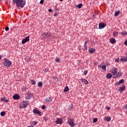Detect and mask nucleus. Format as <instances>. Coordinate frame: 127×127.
Listing matches in <instances>:
<instances>
[{
  "label": "nucleus",
  "mask_w": 127,
  "mask_h": 127,
  "mask_svg": "<svg viewBox=\"0 0 127 127\" xmlns=\"http://www.w3.org/2000/svg\"><path fill=\"white\" fill-rule=\"evenodd\" d=\"M32 125H34V126H35V125H36L37 124V122H36V121H34L33 122H32Z\"/></svg>",
  "instance_id": "obj_41"
},
{
  "label": "nucleus",
  "mask_w": 127,
  "mask_h": 127,
  "mask_svg": "<svg viewBox=\"0 0 127 127\" xmlns=\"http://www.w3.org/2000/svg\"><path fill=\"white\" fill-rule=\"evenodd\" d=\"M87 74H88V71L85 70L84 72V75H87Z\"/></svg>",
  "instance_id": "obj_44"
},
{
  "label": "nucleus",
  "mask_w": 127,
  "mask_h": 127,
  "mask_svg": "<svg viewBox=\"0 0 127 127\" xmlns=\"http://www.w3.org/2000/svg\"><path fill=\"white\" fill-rule=\"evenodd\" d=\"M46 36H47L46 33H43V34L42 35V37H43V38H46Z\"/></svg>",
  "instance_id": "obj_29"
},
{
  "label": "nucleus",
  "mask_w": 127,
  "mask_h": 127,
  "mask_svg": "<svg viewBox=\"0 0 127 127\" xmlns=\"http://www.w3.org/2000/svg\"><path fill=\"white\" fill-rule=\"evenodd\" d=\"M58 13H59L58 12L56 11V12L54 13V16L55 17L57 16V15H58Z\"/></svg>",
  "instance_id": "obj_39"
},
{
  "label": "nucleus",
  "mask_w": 127,
  "mask_h": 127,
  "mask_svg": "<svg viewBox=\"0 0 127 127\" xmlns=\"http://www.w3.org/2000/svg\"><path fill=\"white\" fill-rule=\"evenodd\" d=\"M115 62H117V63H118V62H119V59H115Z\"/></svg>",
  "instance_id": "obj_45"
},
{
  "label": "nucleus",
  "mask_w": 127,
  "mask_h": 127,
  "mask_svg": "<svg viewBox=\"0 0 127 127\" xmlns=\"http://www.w3.org/2000/svg\"><path fill=\"white\" fill-rule=\"evenodd\" d=\"M60 1H63L64 0H60Z\"/></svg>",
  "instance_id": "obj_53"
},
{
  "label": "nucleus",
  "mask_w": 127,
  "mask_h": 127,
  "mask_svg": "<svg viewBox=\"0 0 127 127\" xmlns=\"http://www.w3.org/2000/svg\"><path fill=\"white\" fill-rule=\"evenodd\" d=\"M51 35H52L51 34V33L50 32H48L47 33L46 38H49L51 37Z\"/></svg>",
  "instance_id": "obj_24"
},
{
  "label": "nucleus",
  "mask_w": 127,
  "mask_h": 127,
  "mask_svg": "<svg viewBox=\"0 0 127 127\" xmlns=\"http://www.w3.org/2000/svg\"><path fill=\"white\" fill-rule=\"evenodd\" d=\"M26 97H27V99H31V98L32 97V94L28 93L27 94Z\"/></svg>",
  "instance_id": "obj_16"
},
{
  "label": "nucleus",
  "mask_w": 127,
  "mask_h": 127,
  "mask_svg": "<svg viewBox=\"0 0 127 127\" xmlns=\"http://www.w3.org/2000/svg\"><path fill=\"white\" fill-rule=\"evenodd\" d=\"M127 32L125 31H123L122 32H121V35H123V36H124V35H127Z\"/></svg>",
  "instance_id": "obj_25"
},
{
  "label": "nucleus",
  "mask_w": 127,
  "mask_h": 127,
  "mask_svg": "<svg viewBox=\"0 0 127 127\" xmlns=\"http://www.w3.org/2000/svg\"><path fill=\"white\" fill-rule=\"evenodd\" d=\"M48 11H49V12H52V9H49Z\"/></svg>",
  "instance_id": "obj_46"
},
{
  "label": "nucleus",
  "mask_w": 127,
  "mask_h": 127,
  "mask_svg": "<svg viewBox=\"0 0 127 127\" xmlns=\"http://www.w3.org/2000/svg\"><path fill=\"white\" fill-rule=\"evenodd\" d=\"M112 77V73H108L106 75V78H107V79H111Z\"/></svg>",
  "instance_id": "obj_20"
},
{
  "label": "nucleus",
  "mask_w": 127,
  "mask_h": 127,
  "mask_svg": "<svg viewBox=\"0 0 127 127\" xmlns=\"http://www.w3.org/2000/svg\"><path fill=\"white\" fill-rule=\"evenodd\" d=\"M4 62L3 63V65L5 66V67H6L8 68V67H9L11 64H12V63L9 61L8 59L5 58L4 59Z\"/></svg>",
  "instance_id": "obj_2"
},
{
  "label": "nucleus",
  "mask_w": 127,
  "mask_h": 127,
  "mask_svg": "<svg viewBox=\"0 0 127 127\" xmlns=\"http://www.w3.org/2000/svg\"><path fill=\"white\" fill-rule=\"evenodd\" d=\"M68 125L71 127H75V123L73 122V120L69 119L68 120Z\"/></svg>",
  "instance_id": "obj_4"
},
{
  "label": "nucleus",
  "mask_w": 127,
  "mask_h": 127,
  "mask_svg": "<svg viewBox=\"0 0 127 127\" xmlns=\"http://www.w3.org/2000/svg\"><path fill=\"white\" fill-rule=\"evenodd\" d=\"M44 120L45 121V122H47V121H48V117H44Z\"/></svg>",
  "instance_id": "obj_37"
},
{
  "label": "nucleus",
  "mask_w": 127,
  "mask_h": 127,
  "mask_svg": "<svg viewBox=\"0 0 127 127\" xmlns=\"http://www.w3.org/2000/svg\"><path fill=\"white\" fill-rule=\"evenodd\" d=\"M125 44L127 45V40L125 42Z\"/></svg>",
  "instance_id": "obj_48"
},
{
  "label": "nucleus",
  "mask_w": 127,
  "mask_h": 127,
  "mask_svg": "<svg viewBox=\"0 0 127 127\" xmlns=\"http://www.w3.org/2000/svg\"><path fill=\"white\" fill-rule=\"evenodd\" d=\"M126 109L127 110V105L126 106Z\"/></svg>",
  "instance_id": "obj_52"
},
{
  "label": "nucleus",
  "mask_w": 127,
  "mask_h": 127,
  "mask_svg": "<svg viewBox=\"0 0 127 127\" xmlns=\"http://www.w3.org/2000/svg\"><path fill=\"white\" fill-rule=\"evenodd\" d=\"M0 115L1 116V117H3V116H5V112H1L0 113Z\"/></svg>",
  "instance_id": "obj_35"
},
{
  "label": "nucleus",
  "mask_w": 127,
  "mask_h": 127,
  "mask_svg": "<svg viewBox=\"0 0 127 127\" xmlns=\"http://www.w3.org/2000/svg\"><path fill=\"white\" fill-rule=\"evenodd\" d=\"M1 0H0V1Z\"/></svg>",
  "instance_id": "obj_55"
},
{
  "label": "nucleus",
  "mask_w": 127,
  "mask_h": 127,
  "mask_svg": "<svg viewBox=\"0 0 127 127\" xmlns=\"http://www.w3.org/2000/svg\"><path fill=\"white\" fill-rule=\"evenodd\" d=\"M125 90H126V86L125 85H122V86H121L119 88V92H120V93H122V92H124V91H125Z\"/></svg>",
  "instance_id": "obj_10"
},
{
  "label": "nucleus",
  "mask_w": 127,
  "mask_h": 127,
  "mask_svg": "<svg viewBox=\"0 0 127 127\" xmlns=\"http://www.w3.org/2000/svg\"><path fill=\"white\" fill-rule=\"evenodd\" d=\"M97 122H98V119L97 118H94L93 120V123H97Z\"/></svg>",
  "instance_id": "obj_36"
},
{
  "label": "nucleus",
  "mask_w": 127,
  "mask_h": 127,
  "mask_svg": "<svg viewBox=\"0 0 127 127\" xmlns=\"http://www.w3.org/2000/svg\"><path fill=\"white\" fill-rule=\"evenodd\" d=\"M62 122H63L62 118H58L56 121V124H57V125H62Z\"/></svg>",
  "instance_id": "obj_7"
},
{
  "label": "nucleus",
  "mask_w": 127,
  "mask_h": 127,
  "mask_svg": "<svg viewBox=\"0 0 127 127\" xmlns=\"http://www.w3.org/2000/svg\"><path fill=\"white\" fill-rule=\"evenodd\" d=\"M116 76H118V77H121V76H123V73L122 72H118Z\"/></svg>",
  "instance_id": "obj_28"
},
{
  "label": "nucleus",
  "mask_w": 127,
  "mask_h": 127,
  "mask_svg": "<svg viewBox=\"0 0 127 127\" xmlns=\"http://www.w3.org/2000/svg\"><path fill=\"white\" fill-rule=\"evenodd\" d=\"M13 3L14 4H16L17 7H24V5H25V3H26V1H25V0H12Z\"/></svg>",
  "instance_id": "obj_1"
},
{
  "label": "nucleus",
  "mask_w": 127,
  "mask_h": 127,
  "mask_svg": "<svg viewBox=\"0 0 127 127\" xmlns=\"http://www.w3.org/2000/svg\"><path fill=\"white\" fill-rule=\"evenodd\" d=\"M111 73L115 76V75L118 73V68L116 67L112 68Z\"/></svg>",
  "instance_id": "obj_5"
},
{
  "label": "nucleus",
  "mask_w": 127,
  "mask_h": 127,
  "mask_svg": "<svg viewBox=\"0 0 127 127\" xmlns=\"http://www.w3.org/2000/svg\"><path fill=\"white\" fill-rule=\"evenodd\" d=\"M26 91H27V87H26V86H23L22 87V92H26Z\"/></svg>",
  "instance_id": "obj_18"
},
{
  "label": "nucleus",
  "mask_w": 127,
  "mask_h": 127,
  "mask_svg": "<svg viewBox=\"0 0 127 127\" xmlns=\"http://www.w3.org/2000/svg\"><path fill=\"white\" fill-rule=\"evenodd\" d=\"M113 36H114V37H118V35H119V33L117 31H115L113 32Z\"/></svg>",
  "instance_id": "obj_19"
},
{
  "label": "nucleus",
  "mask_w": 127,
  "mask_h": 127,
  "mask_svg": "<svg viewBox=\"0 0 127 127\" xmlns=\"http://www.w3.org/2000/svg\"><path fill=\"white\" fill-rule=\"evenodd\" d=\"M110 109H111V108H110V107H108L106 108V110H110Z\"/></svg>",
  "instance_id": "obj_47"
},
{
  "label": "nucleus",
  "mask_w": 127,
  "mask_h": 127,
  "mask_svg": "<svg viewBox=\"0 0 127 127\" xmlns=\"http://www.w3.org/2000/svg\"><path fill=\"white\" fill-rule=\"evenodd\" d=\"M82 5H83V4L79 3L77 5V7H78V8H81L82 7Z\"/></svg>",
  "instance_id": "obj_34"
},
{
  "label": "nucleus",
  "mask_w": 127,
  "mask_h": 127,
  "mask_svg": "<svg viewBox=\"0 0 127 127\" xmlns=\"http://www.w3.org/2000/svg\"><path fill=\"white\" fill-rule=\"evenodd\" d=\"M29 104V102L27 101H23L20 104V109H24V108H26L28 104Z\"/></svg>",
  "instance_id": "obj_3"
},
{
  "label": "nucleus",
  "mask_w": 127,
  "mask_h": 127,
  "mask_svg": "<svg viewBox=\"0 0 127 127\" xmlns=\"http://www.w3.org/2000/svg\"><path fill=\"white\" fill-rule=\"evenodd\" d=\"M110 41L112 44H115V43L116 42V39L114 38L110 39Z\"/></svg>",
  "instance_id": "obj_17"
},
{
  "label": "nucleus",
  "mask_w": 127,
  "mask_h": 127,
  "mask_svg": "<svg viewBox=\"0 0 127 127\" xmlns=\"http://www.w3.org/2000/svg\"><path fill=\"white\" fill-rule=\"evenodd\" d=\"M1 101H3V102H5V103H8V100L6 99H5V97H2L1 99Z\"/></svg>",
  "instance_id": "obj_22"
},
{
  "label": "nucleus",
  "mask_w": 127,
  "mask_h": 127,
  "mask_svg": "<svg viewBox=\"0 0 127 127\" xmlns=\"http://www.w3.org/2000/svg\"><path fill=\"white\" fill-rule=\"evenodd\" d=\"M124 82H125V79H122L120 80L119 82L116 83V85H120V84H124Z\"/></svg>",
  "instance_id": "obj_14"
},
{
  "label": "nucleus",
  "mask_w": 127,
  "mask_h": 127,
  "mask_svg": "<svg viewBox=\"0 0 127 127\" xmlns=\"http://www.w3.org/2000/svg\"><path fill=\"white\" fill-rule=\"evenodd\" d=\"M98 68H101V65H99L98 66Z\"/></svg>",
  "instance_id": "obj_51"
},
{
  "label": "nucleus",
  "mask_w": 127,
  "mask_h": 127,
  "mask_svg": "<svg viewBox=\"0 0 127 127\" xmlns=\"http://www.w3.org/2000/svg\"><path fill=\"white\" fill-rule=\"evenodd\" d=\"M68 91H69V87L67 86H66L65 87L64 92V93H66V92H68Z\"/></svg>",
  "instance_id": "obj_23"
},
{
  "label": "nucleus",
  "mask_w": 127,
  "mask_h": 127,
  "mask_svg": "<svg viewBox=\"0 0 127 127\" xmlns=\"http://www.w3.org/2000/svg\"><path fill=\"white\" fill-rule=\"evenodd\" d=\"M42 110H44L45 109H46V106H45V105H43V106H42Z\"/></svg>",
  "instance_id": "obj_40"
},
{
  "label": "nucleus",
  "mask_w": 127,
  "mask_h": 127,
  "mask_svg": "<svg viewBox=\"0 0 127 127\" xmlns=\"http://www.w3.org/2000/svg\"><path fill=\"white\" fill-rule=\"evenodd\" d=\"M81 80L82 82H83V83H84L85 85H88V84H89V82L87 81V80L85 79H81Z\"/></svg>",
  "instance_id": "obj_21"
},
{
  "label": "nucleus",
  "mask_w": 127,
  "mask_h": 127,
  "mask_svg": "<svg viewBox=\"0 0 127 127\" xmlns=\"http://www.w3.org/2000/svg\"><path fill=\"white\" fill-rule=\"evenodd\" d=\"M59 61H60V59L58 58H57L56 59V62L58 63V62H59Z\"/></svg>",
  "instance_id": "obj_38"
},
{
  "label": "nucleus",
  "mask_w": 127,
  "mask_h": 127,
  "mask_svg": "<svg viewBox=\"0 0 127 127\" xmlns=\"http://www.w3.org/2000/svg\"><path fill=\"white\" fill-rule=\"evenodd\" d=\"M5 30L6 31H8V30H9V28H8V27H6L5 28Z\"/></svg>",
  "instance_id": "obj_42"
},
{
  "label": "nucleus",
  "mask_w": 127,
  "mask_h": 127,
  "mask_svg": "<svg viewBox=\"0 0 127 127\" xmlns=\"http://www.w3.org/2000/svg\"><path fill=\"white\" fill-rule=\"evenodd\" d=\"M46 103H50L52 102V98L50 97H47L45 99Z\"/></svg>",
  "instance_id": "obj_12"
},
{
  "label": "nucleus",
  "mask_w": 127,
  "mask_h": 127,
  "mask_svg": "<svg viewBox=\"0 0 127 127\" xmlns=\"http://www.w3.org/2000/svg\"><path fill=\"white\" fill-rule=\"evenodd\" d=\"M120 61L121 62H127V58H121L120 59Z\"/></svg>",
  "instance_id": "obj_15"
},
{
  "label": "nucleus",
  "mask_w": 127,
  "mask_h": 127,
  "mask_svg": "<svg viewBox=\"0 0 127 127\" xmlns=\"http://www.w3.org/2000/svg\"><path fill=\"white\" fill-rule=\"evenodd\" d=\"M120 14V11H116L115 13V16H118Z\"/></svg>",
  "instance_id": "obj_27"
},
{
  "label": "nucleus",
  "mask_w": 127,
  "mask_h": 127,
  "mask_svg": "<svg viewBox=\"0 0 127 127\" xmlns=\"http://www.w3.org/2000/svg\"><path fill=\"white\" fill-rule=\"evenodd\" d=\"M44 2V0H41L40 1V3L41 4H43V3Z\"/></svg>",
  "instance_id": "obj_43"
},
{
  "label": "nucleus",
  "mask_w": 127,
  "mask_h": 127,
  "mask_svg": "<svg viewBox=\"0 0 127 127\" xmlns=\"http://www.w3.org/2000/svg\"><path fill=\"white\" fill-rule=\"evenodd\" d=\"M29 37H30V36H28L23 39L22 41V44H24L25 43H26V42H28V41H29Z\"/></svg>",
  "instance_id": "obj_6"
},
{
  "label": "nucleus",
  "mask_w": 127,
  "mask_h": 127,
  "mask_svg": "<svg viewBox=\"0 0 127 127\" xmlns=\"http://www.w3.org/2000/svg\"><path fill=\"white\" fill-rule=\"evenodd\" d=\"M31 83L32 85H35V84H36V82H35V81L34 80H31Z\"/></svg>",
  "instance_id": "obj_32"
},
{
  "label": "nucleus",
  "mask_w": 127,
  "mask_h": 127,
  "mask_svg": "<svg viewBox=\"0 0 127 127\" xmlns=\"http://www.w3.org/2000/svg\"><path fill=\"white\" fill-rule=\"evenodd\" d=\"M2 58V56H0V60Z\"/></svg>",
  "instance_id": "obj_50"
},
{
  "label": "nucleus",
  "mask_w": 127,
  "mask_h": 127,
  "mask_svg": "<svg viewBox=\"0 0 127 127\" xmlns=\"http://www.w3.org/2000/svg\"><path fill=\"white\" fill-rule=\"evenodd\" d=\"M105 27L106 24H104V23H99V29H103V28H104Z\"/></svg>",
  "instance_id": "obj_9"
},
{
  "label": "nucleus",
  "mask_w": 127,
  "mask_h": 127,
  "mask_svg": "<svg viewBox=\"0 0 127 127\" xmlns=\"http://www.w3.org/2000/svg\"><path fill=\"white\" fill-rule=\"evenodd\" d=\"M88 51H89V52L91 54H92L94 53V52H95V50L94 48H90L89 49Z\"/></svg>",
  "instance_id": "obj_13"
},
{
  "label": "nucleus",
  "mask_w": 127,
  "mask_h": 127,
  "mask_svg": "<svg viewBox=\"0 0 127 127\" xmlns=\"http://www.w3.org/2000/svg\"><path fill=\"white\" fill-rule=\"evenodd\" d=\"M106 120L107 122H110V121H111V117H107Z\"/></svg>",
  "instance_id": "obj_31"
},
{
  "label": "nucleus",
  "mask_w": 127,
  "mask_h": 127,
  "mask_svg": "<svg viewBox=\"0 0 127 127\" xmlns=\"http://www.w3.org/2000/svg\"><path fill=\"white\" fill-rule=\"evenodd\" d=\"M33 113H34V114H37L39 115V116H40V117H41V112L39 111L38 110L36 109H34L33 110Z\"/></svg>",
  "instance_id": "obj_8"
},
{
  "label": "nucleus",
  "mask_w": 127,
  "mask_h": 127,
  "mask_svg": "<svg viewBox=\"0 0 127 127\" xmlns=\"http://www.w3.org/2000/svg\"><path fill=\"white\" fill-rule=\"evenodd\" d=\"M55 9L56 10H59V9L58 8H56Z\"/></svg>",
  "instance_id": "obj_49"
},
{
  "label": "nucleus",
  "mask_w": 127,
  "mask_h": 127,
  "mask_svg": "<svg viewBox=\"0 0 127 127\" xmlns=\"http://www.w3.org/2000/svg\"><path fill=\"white\" fill-rule=\"evenodd\" d=\"M54 79H56V77H54Z\"/></svg>",
  "instance_id": "obj_54"
},
{
  "label": "nucleus",
  "mask_w": 127,
  "mask_h": 127,
  "mask_svg": "<svg viewBox=\"0 0 127 127\" xmlns=\"http://www.w3.org/2000/svg\"><path fill=\"white\" fill-rule=\"evenodd\" d=\"M12 98L14 100H19L20 96L18 94H15L13 96Z\"/></svg>",
  "instance_id": "obj_11"
},
{
  "label": "nucleus",
  "mask_w": 127,
  "mask_h": 127,
  "mask_svg": "<svg viewBox=\"0 0 127 127\" xmlns=\"http://www.w3.org/2000/svg\"><path fill=\"white\" fill-rule=\"evenodd\" d=\"M88 41H86L85 42L84 46L85 49H87V45H86L88 44Z\"/></svg>",
  "instance_id": "obj_30"
},
{
  "label": "nucleus",
  "mask_w": 127,
  "mask_h": 127,
  "mask_svg": "<svg viewBox=\"0 0 127 127\" xmlns=\"http://www.w3.org/2000/svg\"><path fill=\"white\" fill-rule=\"evenodd\" d=\"M102 69L103 70V71H107L106 65H103L102 66Z\"/></svg>",
  "instance_id": "obj_26"
},
{
  "label": "nucleus",
  "mask_w": 127,
  "mask_h": 127,
  "mask_svg": "<svg viewBox=\"0 0 127 127\" xmlns=\"http://www.w3.org/2000/svg\"><path fill=\"white\" fill-rule=\"evenodd\" d=\"M42 85H43L42 82H38V87H42Z\"/></svg>",
  "instance_id": "obj_33"
}]
</instances>
